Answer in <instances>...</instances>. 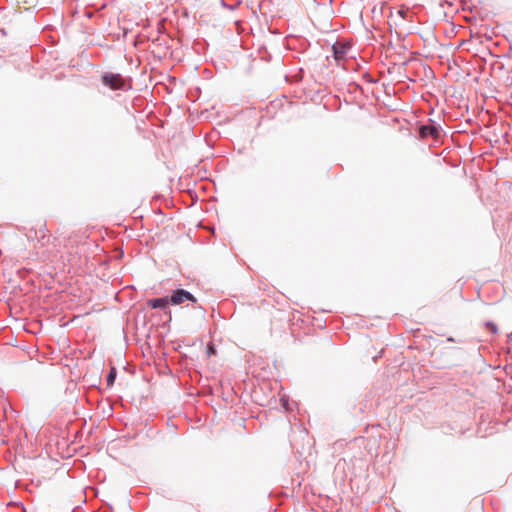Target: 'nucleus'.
Here are the masks:
<instances>
[{
	"instance_id": "nucleus-5",
	"label": "nucleus",
	"mask_w": 512,
	"mask_h": 512,
	"mask_svg": "<svg viewBox=\"0 0 512 512\" xmlns=\"http://www.w3.org/2000/svg\"><path fill=\"white\" fill-rule=\"evenodd\" d=\"M168 304H170L168 296L148 300V305L153 309H162Z\"/></svg>"
},
{
	"instance_id": "nucleus-3",
	"label": "nucleus",
	"mask_w": 512,
	"mask_h": 512,
	"mask_svg": "<svg viewBox=\"0 0 512 512\" xmlns=\"http://www.w3.org/2000/svg\"><path fill=\"white\" fill-rule=\"evenodd\" d=\"M420 137L423 139L439 137V130L434 125H422L419 130Z\"/></svg>"
},
{
	"instance_id": "nucleus-2",
	"label": "nucleus",
	"mask_w": 512,
	"mask_h": 512,
	"mask_svg": "<svg viewBox=\"0 0 512 512\" xmlns=\"http://www.w3.org/2000/svg\"><path fill=\"white\" fill-rule=\"evenodd\" d=\"M169 301L172 305H180L186 301L195 303L197 299L189 291L185 289H177L172 292L169 297Z\"/></svg>"
},
{
	"instance_id": "nucleus-4",
	"label": "nucleus",
	"mask_w": 512,
	"mask_h": 512,
	"mask_svg": "<svg viewBox=\"0 0 512 512\" xmlns=\"http://www.w3.org/2000/svg\"><path fill=\"white\" fill-rule=\"evenodd\" d=\"M334 57L337 61L343 59L350 49V45L346 43L337 42L332 47Z\"/></svg>"
},
{
	"instance_id": "nucleus-7",
	"label": "nucleus",
	"mask_w": 512,
	"mask_h": 512,
	"mask_svg": "<svg viewBox=\"0 0 512 512\" xmlns=\"http://www.w3.org/2000/svg\"><path fill=\"white\" fill-rule=\"evenodd\" d=\"M486 327L493 333L496 334L498 332L497 325L493 322H486Z\"/></svg>"
},
{
	"instance_id": "nucleus-8",
	"label": "nucleus",
	"mask_w": 512,
	"mask_h": 512,
	"mask_svg": "<svg viewBox=\"0 0 512 512\" xmlns=\"http://www.w3.org/2000/svg\"><path fill=\"white\" fill-rule=\"evenodd\" d=\"M221 4H222V6L227 7L226 3L223 0H221ZM228 8L233 10L235 7L228 6Z\"/></svg>"
},
{
	"instance_id": "nucleus-6",
	"label": "nucleus",
	"mask_w": 512,
	"mask_h": 512,
	"mask_svg": "<svg viewBox=\"0 0 512 512\" xmlns=\"http://www.w3.org/2000/svg\"><path fill=\"white\" fill-rule=\"evenodd\" d=\"M116 378V369L112 368L107 376V384L111 386Z\"/></svg>"
},
{
	"instance_id": "nucleus-1",
	"label": "nucleus",
	"mask_w": 512,
	"mask_h": 512,
	"mask_svg": "<svg viewBox=\"0 0 512 512\" xmlns=\"http://www.w3.org/2000/svg\"><path fill=\"white\" fill-rule=\"evenodd\" d=\"M102 82L112 90L126 89L125 81L120 74L106 73L102 76Z\"/></svg>"
}]
</instances>
